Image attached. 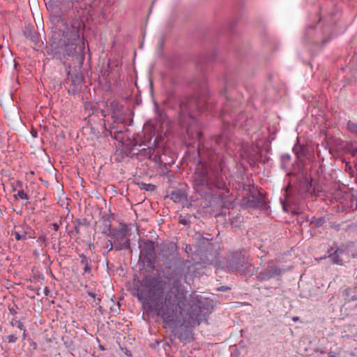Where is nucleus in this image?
I'll return each mask as SVG.
<instances>
[{
    "instance_id": "nucleus-21",
    "label": "nucleus",
    "mask_w": 357,
    "mask_h": 357,
    "mask_svg": "<svg viewBox=\"0 0 357 357\" xmlns=\"http://www.w3.org/2000/svg\"><path fill=\"white\" fill-rule=\"evenodd\" d=\"M109 245L107 246V248H108V250L110 251L113 248H114V244H113V243L111 240H109Z\"/></svg>"
},
{
    "instance_id": "nucleus-16",
    "label": "nucleus",
    "mask_w": 357,
    "mask_h": 357,
    "mask_svg": "<svg viewBox=\"0 0 357 357\" xmlns=\"http://www.w3.org/2000/svg\"><path fill=\"white\" fill-rule=\"evenodd\" d=\"M141 188L146 191H153L155 189V186L153 184L142 183Z\"/></svg>"
},
{
    "instance_id": "nucleus-2",
    "label": "nucleus",
    "mask_w": 357,
    "mask_h": 357,
    "mask_svg": "<svg viewBox=\"0 0 357 357\" xmlns=\"http://www.w3.org/2000/svg\"><path fill=\"white\" fill-rule=\"evenodd\" d=\"M81 26L82 22L79 20L70 26L63 20L57 22L50 40V50L54 57L63 61L77 54Z\"/></svg>"
},
{
    "instance_id": "nucleus-18",
    "label": "nucleus",
    "mask_w": 357,
    "mask_h": 357,
    "mask_svg": "<svg viewBox=\"0 0 357 357\" xmlns=\"http://www.w3.org/2000/svg\"><path fill=\"white\" fill-rule=\"evenodd\" d=\"M6 340L10 343H15L17 341V337L15 335H9L6 337Z\"/></svg>"
},
{
    "instance_id": "nucleus-17",
    "label": "nucleus",
    "mask_w": 357,
    "mask_h": 357,
    "mask_svg": "<svg viewBox=\"0 0 357 357\" xmlns=\"http://www.w3.org/2000/svg\"><path fill=\"white\" fill-rule=\"evenodd\" d=\"M11 325L13 326H16V327H17L18 328H20L21 330L24 328L23 323L21 321H20V320L13 319L11 321Z\"/></svg>"
},
{
    "instance_id": "nucleus-33",
    "label": "nucleus",
    "mask_w": 357,
    "mask_h": 357,
    "mask_svg": "<svg viewBox=\"0 0 357 357\" xmlns=\"http://www.w3.org/2000/svg\"><path fill=\"white\" fill-rule=\"evenodd\" d=\"M215 141H216V143H219V139H216Z\"/></svg>"
},
{
    "instance_id": "nucleus-11",
    "label": "nucleus",
    "mask_w": 357,
    "mask_h": 357,
    "mask_svg": "<svg viewBox=\"0 0 357 357\" xmlns=\"http://www.w3.org/2000/svg\"><path fill=\"white\" fill-rule=\"evenodd\" d=\"M306 150V147L301 145H295L293 148V151L298 158H301L304 155Z\"/></svg>"
},
{
    "instance_id": "nucleus-35",
    "label": "nucleus",
    "mask_w": 357,
    "mask_h": 357,
    "mask_svg": "<svg viewBox=\"0 0 357 357\" xmlns=\"http://www.w3.org/2000/svg\"><path fill=\"white\" fill-rule=\"evenodd\" d=\"M289 156L288 155L287 157H286V159H289Z\"/></svg>"
},
{
    "instance_id": "nucleus-14",
    "label": "nucleus",
    "mask_w": 357,
    "mask_h": 357,
    "mask_svg": "<svg viewBox=\"0 0 357 357\" xmlns=\"http://www.w3.org/2000/svg\"><path fill=\"white\" fill-rule=\"evenodd\" d=\"M82 223H81V221L79 219H77L74 221V228H73V230H72L70 231V233H73V232H75L76 234H79V228H80V226H81Z\"/></svg>"
},
{
    "instance_id": "nucleus-30",
    "label": "nucleus",
    "mask_w": 357,
    "mask_h": 357,
    "mask_svg": "<svg viewBox=\"0 0 357 357\" xmlns=\"http://www.w3.org/2000/svg\"><path fill=\"white\" fill-rule=\"evenodd\" d=\"M89 295L91 297H94V294L93 293H89Z\"/></svg>"
},
{
    "instance_id": "nucleus-26",
    "label": "nucleus",
    "mask_w": 357,
    "mask_h": 357,
    "mask_svg": "<svg viewBox=\"0 0 357 357\" xmlns=\"http://www.w3.org/2000/svg\"><path fill=\"white\" fill-rule=\"evenodd\" d=\"M22 331H23L22 338H23V339H25V335H25V332H26V329H25V328H23V329H22Z\"/></svg>"
},
{
    "instance_id": "nucleus-19",
    "label": "nucleus",
    "mask_w": 357,
    "mask_h": 357,
    "mask_svg": "<svg viewBox=\"0 0 357 357\" xmlns=\"http://www.w3.org/2000/svg\"><path fill=\"white\" fill-rule=\"evenodd\" d=\"M84 273H90V271H91V267H90V266H89V264H84Z\"/></svg>"
},
{
    "instance_id": "nucleus-3",
    "label": "nucleus",
    "mask_w": 357,
    "mask_h": 357,
    "mask_svg": "<svg viewBox=\"0 0 357 357\" xmlns=\"http://www.w3.org/2000/svg\"><path fill=\"white\" fill-rule=\"evenodd\" d=\"M204 100H197L195 97L190 98L181 102L180 121L186 128L188 135L192 139H199L202 136L201 127L192 113L197 110L199 112L204 111Z\"/></svg>"
},
{
    "instance_id": "nucleus-24",
    "label": "nucleus",
    "mask_w": 357,
    "mask_h": 357,
    "mask_svg": "<svg viewBox=\"0 0 357 357\" xmlns=\"http://www.w3.org/2000/svg\"><path fill=\"white\" fill-rule=\"evenodd\" d=\"M349 291H350V289H345V290L343 291L344 295H348V294H349Z\"/></svg>"
},
{
    "instance_id": "nucleus-34",
    "label": "nucleus",
    "mask_w": 357,
    "mask_h": 357,
    "mask_svg": "<svg viewBox=\"0 0 357 357\" xmlns=\"http://www.w3.org/2000/svg\"><path fill=\"white\" fill-rule=\"evenodd\" d=\"M289 156L288 155L287 157H286V159H289Z\"/></svg>"
},
{
    "instance_id": "nucleus-27",
    "label": "nucleus",
    "mask_w": 357,
    "mask_h": 357,
    "mask_svg": "<svg viewBox=\"0 0 357 357\" xmlns=\"http://www.w3.org/2000/svg\"><path fill=\"white\" fill-rule=\"evenodd\" d=\"M79 257H80L81 259L86 257L84 254L80 255Z\"/></svg>"
},
{
    "instance_id": "nucleus-31",
    "label": "nucleus",
    "mask_w": 357,
    "mask_h": 357,
    "mask_svg": "<svg viewBox=\"0 0 357 357\" xmlns=\"http://www.w3.org/2000/svg\"><path fill=\"white\" fill-rule=\"evenodd\" d=\"M220 289H221V290H225V287H220Z\"/></svg>"
},
{
    "instance_id": "nucleus-25",
    "label": "nucleus",
    "mask_w": 357,
    "mask_h": 357,
    "mask_svg": "<svg viewBox=\"0 0 357 357\" xmlns=\"http://www.w3.org/2000/svg\"><path fill=\"white\" fill-rule=\"evenodd\" d=\"M27 36H28V37H30V38H31V40H33L34 36L32 35V33H31V32H30V33H29V35H28Z\"/></svg>"
},
{
    "instance_id": "nucleus-8",
    "label": "nucleus",
    "mask_w": 357,
    "mask_h": 357,
    "mask_svg": "<svg viewBox=\"0 0 357 357\" xmlns=\"http://www.w3.org/2000/svg\"><path fill=\"white\" fill-rule=\"evenodd\" d=\"M109 109L115 122L123 123L124 121L126 113L121 104L116 100H112L109 104Z\"/></svg>"
},
{
    "instance_id": "nucleus-6",
    "label": "nucleus",
    "mask_w": 357,
    "mask_h": 357,
    "mask_svg": "<svg viewBox=\"0 0 357 357\" xmlns=\"http://www.w3.org/2000/svg\"><path fill=\"white\" fill-rule=\"evenodd\" d=\"M328 256L333 262V264L336 265L342 266L344 264V261H348L350 258L349 248L347 246L342 245L339 248L333 249L331 248V250H328ZM327 256L322 257L317 260L320 261L324 259H326Z\"/></svg>"
},
{
    "instance_id": "nucleus-1",
    "label": "nucleus",
    "mask_w": 357,
    "mask_h": 357,
    "mask_svg": "<svg viewBox=\"0 0 357 357\" xmlns=\"http://www.w3.org/2000/svg\"><path fill=\"white\" fill-rule=\"evenodd\" d=\"M138 300L147 310H155L167 324H178L188 327L199 325L205 318L202 302L194 301L188 303L185 291L173 287L163 291L162 282L156 278H145L137 290Z\"/></svg>"
},
{
    "instance_id": "nucleus-20",
    "label": "nucleus",
    "mask_w": 357,
    "mask_h": 357,
    "mask_svg": "<svg viewBox=\"0 0 357 357\" xmlns=\"http://www.w3.org/2000/svg\"><path fill=\"white\" fill-rule=\"evenodd\" d=\"M89 261H90V260L87 257L81 259V264H83V265H84L86 264H89Z\"/></svg>"
},
{
    "instance_id": "nucleus-32",
    "label": "nucleus",
    "mask_w": 357,
    "mask_h": 357,
    "mask_svg": "<svg viewBox=\"0 0 357 357\" xmlns=\"http://www.w3.org/2000/svg\"><path fill=\"white\" fill-rule=\"evenodd\" d=\"M298 319V317H295L293 319L294 321H296Z\"/></svg>"
},
{
    "instance_id": "nucleus-7",
    "label": "nucleus",
    "mask_w": 357,
    "mask_h": 357,
    "mask_svg": "<svg viewBox=\"0 0 357 357\" xmlns=\"http://www.w3.org/2000/svg\"><path fill=\"white\" fill-rule=\"evenodd\" d=\"M284 272V269H282L272 263H268L267 267L257 275V279L259 281L268 280L281 276Z\"/></svg>"
},
{
    "instance_id": "nucleus-5",
    "label": "nucleus",
    "mask_w": 357,
    "mask_h": 357,
    "mask_svg": "<svg viewBox=\"0 0 357 357\" xmlns=\"http://www.w3.org/2000/svg\"><path fill=\"white\" fill-rule=\"evenodd\" d=\"M250 266V264L248 261L247 253L243 250L232 255L229 268L233 272L245 273Z\"/></svg>"
},
{
    "instance_id": "nucleus-15",
    "label": "nucleus",
    "mask_w": 357,
    "mask_h": 357,
    "mask_svg": "<svg viewBox=\"0 0 357 357\" xmlns=\"http://www.w3.org/2000/svg\"><path fill=\"white\" fill-rule=\"evenodd\" d=\"M14 197L15 199L20 198V199H25V200L29 199L28 195L22 190H18L17 193L16 195H15Z\"/></svg>"
},
{
    "instance_id": "nucleus-4",
    "label": "nucleus",
    "mask_w": 357,
    "mask_h": 357,
    "mask_svg": "<svg viewBox=\"0 0 357 357\" xmlns=\"http://www.w3.org/2000/svg\"><path fill=\"white\" fill-rule=\"evenodd\" d=\"M105 227H107V229H104L102 232L113 237L114 249L116 250L130 248V243L129 238L127 237L128 227L126 225L123 224L118 229H112L110 222L105 221Z\"/></svg>"
},
{
    "instance_id": "nucleus-23",
    "label": "nucleus",
    "mask_w": 357,
    "mask_h": 357,
    "mask_svg": "<svg viewBox=\"0 0 357 357\" xmlns=\"http://www.w3.org/2000/svg\"><path fill=\"white\" fill-rule=\"evenodd\" d=\"M52 226L55 231H57L59 228V226L57 223H53Z\"/></svg>"
},
{
    "instance_id": "nucleus-13",
    "label": "nucleus",
    "mask_w": 357,
    "mask_h": 357,
    "mask_svg": "<svg viewBox=\"0 0 357 357\" xmlns=\"http://www.w3.org/2000/svg\"><path fill=\"white\" fill-rule=\"evenodd\" d=\"M347 128L351 132L357 135V123L349 121L347 123Z\"/></svg>"
},
{
    "instance_id": "nucleus-28",
    "label": "nucleus",
    "mask_w": 357,
    "mask_h": 357,
    "mask_svg": "<svg viewBox=\"0 0 357 357\" xmlns=\"http://www.w3.org/2000/svg\"><path fill=\"white\" fill-rule=\"evenodd\" d=\"M178 275L179 277H181V275H182V272L179 271L178 272Z\"/></svg>"
},
{
    "instance_id": "nucleus-9",
    "label": "nucleus",
    "mask_w": 357,
    "mask_h": 357,
    "mask_svg": "<svg viewBox=\"0 0 357 357\" xmlns=\"http://www.w3.org/2000/svg\"><path fill=\"white\" fill-rule=\"evenodd\" d=\"M141 248V253L146 258H153L155 256V245L154 243L151 241H148L144 243V247L139 245Z\"/></svg>"
},
{
    "instance_id": "nucleus-29",
    "label": "nucleus",
    "mask_w": 357,
    "mask_h": 357,
    "mask_svg": "<svg viewBox=\"0 0 357 357\" xmlns=\"http://www.w3.org/2000/svg\"><path fill=\"white\" fill-rule=\"evenodd\" d=\"M181 222L182 224H184V225H185V224H186V221H185V220H182L181 221Z\"/></svg>"
},
{
    "instance_id": "nucleus-12",
    "label": "nucleus",
    "mask_w": 357,
    "mask_h": 357,
    "mask_svg": "<svg viewBox=\"0 0 357 357\" xmlns=\"http://www.w3.org/2000/svg\"><path fill=\"white\" fill-rule=\"evenodd\" d=\"M13 235L17 241L27 239V233L25 231L20 232L17 230L13 231Z\"/></svg>"
},
{
    "instance_id": "nucleus-22",
    "label": "nucleus",
    "mask_w": 357,
    "mask_h": 357,
    "mask_svg": "<svg viewBox=\"0 0 357 357\" xmlns=\"http://www.w3.org/2000/svg\"><path fill=\"white\" fill-rule=\"evenodd\" d=\"M154 150L153 149L149 148L147 152V155H149V157H151V155L153 154Z\"/></svg>"
},
{
    "instance_id": "nucleus-10",
    "label": "nucleus",
    "mask_w": 357,
    "mask_h": 357,
    "mask_svg": "<svg viewBox=\"0 0 357 357\" xmlns=\"http://www.w3.org/2000/svg\"><path fill=\"white\" fill-rule=\"evenodd\" d=\"M176 250L177 245L175 243L168 242L162 245L161 252L165 257L168 258L171 256H173L176 252Z\"/></svg>"
}]
</instances>
